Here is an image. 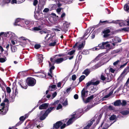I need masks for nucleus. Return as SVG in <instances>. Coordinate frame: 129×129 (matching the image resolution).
<instances>
[{"instance_id":"f257e3e1","label":"nucleus","mask_w":129,"mask_h":129,"mask_svg":"<svg viewBox=\"0 0 129 129\" xmlns=\"http://www.w3.org/2000/svg\"><path fill=\"white\" fill-rule=\"evenodd\" d=\"M100 82V81L99 80L95 81L93 80H91L86 83V88L87 89L88 87L91 85H97L99 84Z\"/></svg>"},{"instance_id":"bb28decb","label":"nucleus","mask_w":129,"mask_h":129,"mask_svg":"<svg viewBox=\"0 0 129 129\" xmlns=\"http://www.w3.org/2000/svg\"><path fill=\"white\" fill-rule=\"evenodd\" d=\"M43 55H40L38 58V60L40 63L42 62L43 60Z\"/></svg>"},{"instance_id":"a19ab883","label":"nucleus","mask_w":129,"mask_h":129,"mask_svg":"<svg viewBox=\"0 0 129 129\" xmlns=\"http://www.w3.org/2000/svg\"><path fill=\"white\" fill-rule=\"evenodd\" d=\"M62 105L63 106H66L68 105V101L66 100L63 103Z\"/></svg>"},{"instance_id":"c03bdc74","label":"nucleus","mask_w":129,"mask_h":129,"mask_svg":"<svg viewBox=\"0 0 129 129\" xmlns=\"http://www.w3.org/2000/svg\"><path fill=\"white\" fill-rule=\"evenodd\" d=\"M75 52V50H73L69 52L68 53V54L70 55H72Z\"/></svg>"},{"instance_id":"473e14b6","label":"nucleus","mask_w":129,"mask_h":129,"mask_svg":"<svg viewBox=\"0 0 129 129\" xmlns=\"http://www.w3.org/2000/svg\"><path fill=\"white\" fill-rule=\"evenodd\" d=\"M113 92V91H111L108 94L105 96L104 98H107L109 97L112 94Z\"/></svg>"},{"instance_id":"4c0bfd02","label":"nucleus","mask_w":129,"mask_h":129,"mask_svg":"<svg viewBox=\"0 0 129 129\" xmlns=\"http://www.w3.org/2000/svg\"><path fill=\"white\" fill-rule=\"evenodd\" d=\"M85 78V76L84 75L81 76L79 78V81H82Z\"/></svg>"},{"instance_id":"37998d69","label":"nucleus","mask_w":129,"mask_h":129,"mask_svg":"<svg viewBox=\"0 0 129 129\" xmlns=\"http://www.w3.org/2000/svg\"><path fill=\"white\" fill-rule=\"evenodd\" d=\"M97 47H98V46L92 48H91V50H93V51L98 50L100 49V48H97Z\"/></svg>"},{"instance_id":"0e129e2a","label":"nucleus","mask_w":129,"mask_h":129,"mask_svg":"<svg viewBox=\"0 0 129 129\" xmlns=\"http://www.w3.org/2000/svg\"><path fill=\"white\" fill-rule=\"evenodd\" d=\"M63 25L64 27H66L67 28V27H68V23L66 22L64 23Z\"/></svg>"},{"instance_id":"49530a36","label":"nucleus","mask_w":129,"mask_h":129,"mask_svg":"<svg viewBox=\"0 0 129 129\" xmlns=\"http://www.w3.org/2000/svg\"><path fill=\"white\" fill-rule=\"evenodd\" d=\"M62 107V106L60 104H59L56 109L57 110H58L61 108Z\"/></svg>"},{"instance_id":"58836bf2","label":"nucleus","mask_w":129,"mask_h":129,"mask_svg":"<svg viewBox=\"0 0 129 129\" xmlns=\"http://www.w3.org/2000/svg\"><path fill=\"white\" fill-rule=\"evenodd\" d=\"M121 30H122L124 31H128L129 30L128 27H126L125 28H123L121 29Z\"/></svg>"},{"instance_id":"4468645a","label":"nucleus","mask_w":129,"mask_h":129,"mask_svg":"<svg viewBox=\"0 0 129 129\" xmlns=\"http://www.w3.org/2000/svg\"><path fill=\"white\" fill-rule=\"evenodd\" d=\"M74 120L75 117L73 116L72 118H70L67 122V125H69L72 123Z\"/></svg>"},{"instance_id":"72a5a7b5","label":"nucleus","mask_w":129,"mask_h":129,"mask_svg":"<svg viewBox=\"0 0 129 129\" xmlns=\"http://www.w3.org/2000/svg\"><path fill=\"white\" fill-rule=\"evenodd\" d=\"M85 43H82L79 46L78 48L79 49H80L82 48L83 47Z\"/></svg>"},{"instance_id":"7c9ffc66","label":"nucleus","mask_w":129,"mask_h":129,"mask_svg":"<svg viewBox=\"0 0 129 129\" xmlns=\"http://www.w3.org/2000/svg\"><path fill=\"white\" fill-rule=\"evenodd\" d=\"M129 112L127 111H122L121 112V114L124 115H126L129 113Z\"/></svg>"},{"instance_id":"ddd939ff","label":"nucleus","mask_w":129,"mask_h":129,"mask_svg":"<svg viewBox=\"0 0 129 129\" xmlns=\"http://www.w3.org/2000/svg\"><path fill=\"white\" fill-rule=\"evenodd\" d=\"M66 59L64 60H66ZM64 59L63 58H60L56 59L55 60V62L58 64H59L61 63L64 60Z\"/></svg>"},{"instance_id":"09e8293b","label":"nucleus","mask_w":129,"mask_h":129,"mask_svg":"<svg viewBox=\"0 0 129 129\" xmlns=\"http://www.w3.org/2000/svg\"><path fill=\"white\" fill-rule=\"evenodd\" d=\"M38 1L37 0H34L33 2V4L34 6H36L38 3Z\"/></svg>"},{"instance_id":"f03ea898","label":"nucleus","mask_w":129,"mask_h":129,"mask_svg":"<svg viewBox=\"0 0 129 129\" xmlns=\"http://www.w3.org/2000/svg\"><path fill=\"white\" fill-rule=\"evenodd\" d=\"M48 115L44 111H42L41 112L39 116L40 120H43Z\"/></svg>"},{"instance_id":"f704fd0d","label":"nucleus","mask_w":129,"mask_h":129,"mask_svg":"<svg viewBox=\"0 0 129 129\" xmlns=\"http://www.w3.org/2000/svg\"><path fill=\"white\" fill-rule=\"evenodd\" d=\"M101 79L102 80H105L106 79L105 75H104L103 74H102L101 76Z\"/></svg>"},{"instance_id":"39448f33","label":"nucleus","mask_w":129,"mask_h":129,"mask_svg":"<svg viewBox=\"0 0 129 129\" xmlns=\"http://www.w3.org/2000/svg\"><path fill=\"white\" fill-rule=\"evenodd\" d=\"M62 124V123L60 121L56 122L54 124L53 128L51 129H57Z\"/></svg>"},{"instance_id":"864d4df0","label":"nucleus","mask_w":129,"mask_h":129,"mask_svg":"<svg viewBox=\"0 0 129 129\" xmlns=\"http://www.w3.org/2000/svg\"><path fill=\"white\" fill-rule=\"evenodd\" d=\"M127 62L125 63L123 65H121L120 67V68H123L125 66H126V65L127 64Z\"/></svg>"},{"instance_id":"052dcab7","label":"nucleus","mask_w":129,"mask_h":129,"mask_svg":"<svg viewBox=\"0 0 129 129\" xmlns=\"http://www.w3.org/2000/svg\"><path fill=\"white\" fill-rule=\"evenodd\" d=\"M59 102V101L58 100H57L55 102H54V103L52 104L53 105H55L56 104H57Z\"/></svg>"},{"instance_id":"393cba45","label":"nucleus","mask_w":129,"mask_h":129,"mask_svg":"<svg viewBox=\"0 0 129 129\" xmlns=\"http://www.w3.org/2000/svg\"><path fill=\"white\" fill-rule=\"evenodd\" d=\"M19 39L21 41V42H23L24 43H25V41L26 40H28L24 37H21L19 38Z\"/></svg>"},{"instance_id":"2f4dec72","label":"nucleus","mask_w":129,"mask_h":129,"mask_svg":"<svg viewBox=\"0 0 129 129\" xmlns=\"http://www.w3.org/2000/svg\"><path fill=\"white\" fill-rule=\"evenodd\" d=\"M116 118V116L114 115H113L109 118V119L110 120H113L115 119Z\"/></svg>"},{"instance_id":"9b49d317","label":"nucleus","mask_w":129,"mask_h":129,"mask_svg":"<svg viewBox=\"0 0 129 129\" xmlns=\"http://www.w3.org/2000/svg\"><path fill=\"white\" fill-rule=\"evenodd\" d=\"M20 84L22 88L25 89L27 88V86L26 84V81H24L22 83H20Z\"/></svg>"},{"instance_id":"4d7b16f0","label":"nucleus","mask_w":129,"mask_h":129,"mask_svg":"<svg viewBox=\"0 0 129 129\" xmlns=\"http://www.w3.org/2000/svg\"><path fill=\"white\" fill-rule=\"evenodd\" d=\"M49 11V9L48 8H45L44 10L43 11L45 12H47Z\"/></svg>"},{"instance_id":"0eeeda50","label":"nucleus","mask_w":129,"mask_h":129,"mask_svg":"<svg viewBox=\"0 0 129 129\" xmlns=\"http://www.w3.org/2000/svg\"><path fill=\"white\" fill-rule=\"evenodd\" d=\"M121 21H123L122 20L119 21V20H113L112 21L109 22V23H115V24H117L118 23L119 24V25L121 26H123L122 22Z\"/></svg>"},{"instance_id":"e433bc0d","label":"nucleus","mask_w":129,"mask_h":129,"mask_svg":"<svg viewBox=\"0 0 129 129\" xmlns=\"http://www.w3.org/2000/svg\"><path fill=\"white\" fill-rule=\"evenodd\" d=\"M110 32V31L109 29H107L104 30L103 31V33L104 34H107L109 33Z\"/></svg>"},{"instance_id":"338daca9","label":"nucleus","mask_w":129,"mask_h":129,"mask_svg":"<svg viewBox=\"0 0 129 129\" xmlns=\"http://www.w3.org/2000/svg\"><path fill=\"white\" fill-rule=\"evenodd\" d=\"M66 126V124L64 123L63 125L60 127L61 129H63Z\"/></svg>"},{"instance_id":"c9c22d12","label":"nucleus","mask_w":129,"mask_h":129,"mask_svg":"<svg viewBox=\"0 0 129 129\" xmlns=\"http://www.w3.org/2000/svg\"><path fill=\"white\" fill-rule=\"evenodd\" d=\"M56 44V42L55 41L53 42L50 43L49 44V46H54Z\"/></svg>"},{"instance_id":"ea45409f","label":"nucleus","mask_w":129,"mask_h":129,"mask_svg":"<svg viewBox=\"0 0 129 129\" xmlns=\"http://www.w3.org/2000/svg\"><path fill=\"white\" fill-rule=\"evenodd\" d=\"M34 47L36 49H38L40 47L41 45L40 44H37L35 45Z\"/></svg>"},{"instance_id":"c756f323","label":"nucleus","mask_w":129,"mask_h":129,"mask_svg":"<svg viewBox=\"0 0 129 129\" xmlns=\"http://www.w3.org/2000/svg\"><path fill=\"white\" fill-rule=\"evenodd\" d=\"M6 60V57L0 58V62L3 63L5 62Z\"/></svg>"},{"instance_id":"cd10ccee","label":"nucleus","mask_w":129,"mask_h":129,"mask_svg":"<svg viewBox=\"0 0 129 129\" xmlns=\"http://www.w3.org/2000/svg\"><path fill=\"white\" fill-rule=\"evenodd\" d=\"M124 9L126 11H128L129 10V6L127 4H125L124 7Z\"/></svg>"},{"instance_id":"2eb2a0df","label":"nucleus","mask_w":129,"mask_h":129,"mask_svg":"<svg viewBox=\"0 0 129 129\" xmlns=\"http://www.w3.org/2000/svg\"><path fill=\"white\" fill-rule=\"evenodd\" d=\"M93 98V95H91L89 97H88L87 99L85 100V102L86 103H87L89 102H90L91 100Z\"/></svg>"},{"instance_id":"9d476101","label":"nucleus","mask_w":129,"mask_h":129,"mask_svg":"<svg viewBox=\"0 0 129 129\" xmlns=\"http://www.w3.org/2000/svg\"><path fill=\"white\" fill-rule=\"evenodd\" d=\"M112 41L114 42L117 43L120 42L121 40L118 37H115L112 39Z\"/></svg>"},{"instance_id":"5fc2aeb1","label":"nucleus","mask_w":129,"mask_h":129,"mask_svg":"<svg viewBox=\"0 0 129 129\" xmlns=\"http://www.w3.org/2000/svg\"><path fill=\"white\" fill-rule=\"evenodd\" d=\"M34 29L35 30L38 31L41 30V29L39 27H35L34 28Z\"/></svg>"},{"instance_id":"774afa93","label":"nucleus","mask_w":129,"mask_h":129,"mask_svg":"<svg viewBox=\"0 0 129 129\" xmlns=\"http://www.w3.org/2000/svg\"><path fill=\"white\" fill-rule=\"evenodd\" d=\"M25 23L26 24H28L30 23V21L28 20H26L25 21Z\"/></svg>"},{"instance_id":"1a4fd4ad","label":"nucleus","mask_w":129,"mask_h":129,"mask_svg":"<svg viewBox=\"0 0 129 129\" xmlns=\"http://www.w3.org/2000/svg\"><path fill=\"white\" fill-rule=\"evenodd\" d=\"M109 42H103L102 44H100L98 45V46L100 48L104 49L105 48V46L109 43Z\"/></svg>"},{"instance_id":"c85d7f7f","label":"nucleus","mask_w":129,"mask_h":129,"mask_svg":"<svg viewBox=\"0 0 129 129\" xmlns=\"http://www.w3.org/2000/svg\"><path fill=\"white\" fill-rule=\"evenodd\" d=\"M11 0H7L6 2L7 3H9ZM17 0H12V1L11 2V3L12 4H13L14 3H17Z\"/></svg>"},{"instance_id":"20e7f679","label":"nucleus","mask_w":129,"mask_h":129,"mask_svg":"<svg viewBox=\"0 0 129 129\" xmlns=\"http://www.w3.org/2000/svg\"><path fill=\"white\" fill-rule=\"evenodd\" d=\"M49 105L48 103H44L41 105L39 107V109L40 110L46 109Z\"/></svg>"},{"instance_id":"412c9836","label":"nucleus","mask_w":129,"mask_h":129,"mask_svg":"<svg viewBox=\"0 0 129 129\" xmlns=\"http://www.w3.org/2000/svg\"><path fill=\"white\" fill-rule=\"evenodd\" d=\"M56 87V85H55L50 86L49 87V91H51L53 90Z\"/></svg>"},{"instance_id":"13d9d810","label":"nucleus","mask_w":129,"mask_h":129,"mask_svg":"<svg viewBox=\"0 0 129 129\" xmlns=\"http://www.w3.org/2000/svg\"><path fill=\"white\" fill-rule=\"evenodd\" d=\"M26 117L22 116L20 117L19 119L20 120L22 121L24 120L25 118Z\"/></svg>"},{"instance_id":"423d86ee","label":"nucleus","mask_w":129,"mask_h":129,"mask_svg":"<svg viewBox=\"0 0 129 129\" xmlns=\"http://www.w3.org/2000/svg\"><path fill=\"white\" fill-rule=\"evenodd\" d=\"M1 105L2 106L1 109H0V111H1V114L3 115L5 114L7 112V111H5L4 110V108L5 103H2L1 104Z\"/></svg>"},{"instance_id":"f3484780","label":"nucleus","mask_w":129,"mask_h":129,"mask_svg":"<svg viewBox=\"0 0 129 129\" xmlns=\"http://www.w3.org/2000/svg\"><path fill=\"white\" fill-rule=\"evenodd\" d=\"M121 100H118L116 101L114 104V105L115 106H118L121 105Z\"/></svg>"},{"instance_id":"603ef678","label":"nucleus","mask_w":129,"mask_h":129,"mask_svg":"<svg viewBox=\"0 0 129 129\" xmlns=\"http://www.w3.org/2000/svg\"><path fill=\"white\" fill-rule=\"evenodd\" d=\"M41 75L39 76L40 77L42 78L45 76V74L43 73H41Z\"/></svg>"},{"instance_id":"680f3d73","label":"nucleus","mask_w":129,"mask_h":129,"mask_svg":"<svg viewBox=\"0 0 129 129\" xmlns=\"http://www.w3.org/2000/svg\"><path fill=\"white\" fill-rule=\"evenodd\" d=\"M61 8H59L57 9V12L58 13H59L61 11Z\"/></svg>"},{"instance_id":"6ab92c4d","label":"nucleus","mask_w":129,"mask_h":129,"mask_svg":"<svg viewBox=\"0 0 129 129\" xmlns=\"http://www.w3.org/2000/svg\"><path fill=\"white\" fill-rule=\"evenodd\" d=\"M50 60L51 61V62H50V61H49V63L50 67L52 65H53L55 62V61L52 58H50Z\"/></svg>"},{"instance_id":"a18cd8bd","label":"nucleus","mask_w":129,"mask_h":129,"mask_svg":"<svg viewBox=\"0 0 129 129\" xmlns=\"http://www.w3.org/2000/svg\"><path fill=\"white\" fill-rule=\"evenodd\" d=\"M40 33L41 34L48 33V31L47 30L41 31L40 32Z\"/></svg>"},{"instance_id":"a878e982","label":"nucleus","mask_w":129,"mask_h":129,"mask_svg":"<svg viewBox=\"0 0 129 129\" xmlns=\"http://www.w3.org/2000/svg\"><path fill=\"white\" fill-rule=\"evenodd\" d=\"M9 33H10H10H11V32H7V33H3V32H2V33H0V39H1V36L3 35H4V36L5 37H6L7 36V34H9Z\"/></svg>"},{"instance_id":"dca6fc26","label":"nucleus","mask_w":129,"mask_h":129,"mask_svg":"<svg viewBox=\"0 0 129 129\" xmlns=\"http://www.w3.org/2000/svg\"><path fill=\"white\" fill-rule=\"evenodd\" d=\"M122 22V25L123 26L126 25L128 26H129V19H127L126 20L123 21H121Z\"/></svg>"},{"instance_id":"e2e57ef3","label":"nucleus","mask_w":129,"mask_h":129,"mask_svg":"<svg viewBox=\"0 0 129 129\" xmlns=\"http://www.w3.org/2000/svg\"><path fill=\"white\" fill-rule=\"evenodd\" d=\"M74 97L75 99H77L78 98V95L77 94H75L74 95Z\"/></svg>"},{"instance_id":"8fccbe9b","label":"nucleus","mask_w":129,"mask_h":129,"mask_svg":"<svg viewBox=\"0 0 129 129\" xmlns=\"http://www.w3.org/2000/svg\"><path fill=\"white\" fill-rule=\"evenodd\" d=\"M120 62V61L118 60H117V61H116L115 62H114L113 63V64L114 66H115L117 65V64H118L119 62Z\"/></svg>"},{"instance_id":"69168bd1","label":"nucleus","mask_w":129,"mask_h":129,"mask_svg":"<svg viewBox=\"0 0 129 129\" xmlns=\"http://www.w3.org/2000/svg\"><path fill=\"white\" fill-rule=\"evenodd\" d=\"M57 93L56 92H55L54 93H53L52 94V96L53 97V98H54L56 95Z\"/></svg>"},{"instance_id":"79ce46f5","label":"nucleus","mask_w":129,"mask_h":129,"mask_svg":"<svg viewBox=\"0 0 129 129\" xmlns=\"http://www.w3.org/2000/svg\"><path fill=\"white\" fill-rule=\"evenodd\" d=\"M20 20L21 19L19 18H18L17 19L15 20V23L14 24V25H17L16 24V23L19 22Z\"/></svg>"},{"instance_id":"3c124183","label":"nucleus","mask_w":129,"mask_h":129,"mask_svg":"<svg viewBox=\"0 0 129 129\" xmlns=\"http://www.w3.org/2000/svg\"><path fill=\"white\" fill-rule=\"evenodd\" d=\"M109 71H110L112 73H114V72L115 70L113 69L112 68H110V69H109Z\"/></svg>"},{"instance_id":"f8f14e48","label":"nucleus","mask_w":129,"mask_h":129,"mask_svg":"<svg viewBox=\"0 0 129 129\" xmlns=\"http://www.w3.org/2000/svg\"><path fill=\"white\" fill-rule=\"evenodd\" d=\"M53 66V65H52L50 67L49 70L50 72L48 73V75L49 76H50L51 77H52V76L51 75V74L52 73V70L54 69L55 68Z\"/></svg>"},{"instance_id":"bf43d9fd","label":"nucleus","mask_w":129,"mask_h":129,"mask_svg":"<svg viewBox=\"0 0 129 129\" xmlns=\"http://www.w3.org/2000/svg\"><path fill=\"white\" fill-rule=\"evenodd\" d=\"M126 101L125 100H123L122 103L121 104H122L123 106H124L126 105Z\"/></svg>"},{"instance_id":"b1692460","label":"nucleus","mask_w":129,"mask_h":129,"mask_svg":"<svg viewBox=\"0 0 129 129\" xmlns=\"http://www.w3.org/2000/svg\"><path fill=\"white\" fill-rule=\"evenodd\" d=\"M90 72V71L88 69H86L83 72V74H85L86 76H87Z\"/></svg>"},{"instance_id":"4be33fe9","label":"nucleus","mask_w":129,"mask_h":129,"mask_svg":"<svg viewBox=\"0 0 129 129\" xmlns=\"http://www.w3.org/2000/svg\"><path fill=\"white\" fill-rule=\"evenodd\" d=\"M54 108V107H50L49 108L45 111L46 113H47V114L48 115V114L52 110H53Z\"/></svg>"},{"instance_id":"6e6d98bb","label":"nucleus","mask_w":129,"mask_h":129,"mask_svg":"<svg viewBox=\"0 0 129 129\" xmlns=\"http://www.w3.org/2000/svg\"><path fill=\"white\" fill-rule=\"evenodd\" d=\"M76 78V75H73L72 76V79L73 80H75Z\"/></svg>"},{"instance_id":"6e6552de","label":"nucleus","mask_w":129,"mask_h":129,"mask_svg":"<svg viewBox=\"0 0 129 129\" xmlns=\"http://www.w3.org/2000/svg\"><path fill=\"white\" fill-rule=\"evenodd\" d=\"M129 69V66H127L125 68L123 71L122 72L120 76V77H122L123 74L126 73L125 75L127 73L129 72L128 69Z\"/></svg>"},{"instance_id":"aec40b11","label":"nucleus","mask_w":129,"mask_h":129,"mask_svg":"<svg viewBox=\"0 0 129 129\" xmlns=\"http://www.w3.org/2000/svg\"><path fill=\"white\" fill-rule=\"evenodd\" d=\"M11 50L12 52H14L16 51L17 50V48L15 46H11Z\"/></svg>"},{"instance_id":"a211bd4d","label":"nucleus","mask_w":129,"mask_h":129,"mask_svg":"<svg viewBox=\"0 0 129 129\" xmlns=\"http://www.w3.org/2000/svg\"><path fill=\"white\" fill-rule=\"evenodd\" d=\"M86 92L85 91L84 88H83L82 90L81 91V96L83 99L84 98Z\"/></svg>"},{"instance_id":"5701e85b","label":"nucleus","mask_w":129,"mask_h":129,"mask_svg":"<svg viewBox=\"0 0 129 129\" xmlns=\"http://www.w3.org/2000/svg\"><path fill=\"white\" fill-rule=\"evenodd\" d=\"M92 121H90L88 124L84 128V129H88L89 128L92 124Z\"/></svg>"},{"instance_id":"7ed1b4c3","label":"nucleus","mask_w":129,"mask_h":129,"mask_svg":"<svg viewBox=\"0 0 129 129\" xmlns=\"http://www.w3.org/2000/svg\"><path fill=\"white\" fill-rule=\"evenodd\" d=\"M28 84L29 86H34L36 83V80L33 78H30L27 79Z\"/></svg>"},{"instance_id":"de8ad7c7","label":"nucleus","mask_w":129,"mask_h":129,"mask_svg":"<svg viewBox=\"0 0 129 129\" xmlns=\"http://www.w3.org/2000/svg\"><path fill=\"white\" fill-rule=\"evenodd\" d=\"M6 90L7 92L9 93H10L11 91V90L10 88L8 87L6 88Z\"/></svg>"}]
</instances>
